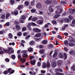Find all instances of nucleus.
I'll return each instance as SVG.
<instances>
[{
    "label": "nucleus",
    "mask_w": 75,
    "mask_h": 75,
    "mask_svg": "<svg viewBox=\"0 0 75 75\" xmlns=\"http://www.w3.org/2000/svg\"><path fill=\"white\" fill-rule=\"evenodd\" d=\"M4 51L5 53L8 54H11L14 52V50H11V47H9L8 50H4Z\"/></svg>",
    "instance_id": "nucleus-1"
},
{
    "label": "nucleus",
    "mask_w": 75,
    "mask_h": 75,
    "mask_svg": "<svg viewBox=\"0 0 75 75\" xmlns=\"http://www.w3.org/2000/svg\"><path fill=\"white\" fill-rule=\"evenodd\" d=\"M57 10L56 12L57 14H60L63 11V9L62 8V7L60 6H58L57 7Z\"/></svg>",
    "instance_id": "nucleus-2"
},
{
    "label": "nucleus",
    "mask_w": 75,
    "mask_h": 75,
    "mask_svg": "<svg viewBox=\"0 0 75 75\" xmlns=\"http://www.w3.org/2000/svg\"><path fill=\"white\" fill-rule=\"evenodd\" d=\"M56 1L55 0H46L45 1V4H46V5H49L50 4H51V3H55Z\"/></svg>",
    "instance_id": "nucleus-3"
},
{
    "label": "nucleus",
    "mask_w": 75,
    "mask_h": 75,
    "mask_svg": "<svg viewBox=\"0 0 75 75\" xmlns=\"http://www.w3.org/2000/svg\"><path fill=\"white\" fill-rule=\"evenodd\" d=\"M33 31L35 32V33H38V32H40V30L36 28H33Z\"/></svg>",
    "instance_id": "nucleus-4"
},
{
    "label": "nucleus",
    "mask_w": 75,
    "mask_h": 75,
    "mask_svg": "<svg viewBox=\"0 0 75 75\" xmlns=\"http://www.w3.org/2000/svg\"><path fill=\"white\" fill-rule=\"evenodd\" d=\"M36 23L37 24H42L43 23V20H39L36 21Z\"/></svg>",
    "instance_id": "nucleus-5"
},
{
    "label": "nucleus",
    "mask_w": 75,
    "mask_h": 75,
    "mask_svg": "<svg viewBox=\"0 0 75 75\" xmlns=\"http://www.w3.org/2000/svg\"><path fill=\"white\" fill-rule=\"evenodd\" d=\"M57 64L59 67H61L62 64V61L61 60H59L57 61Z\"/></svg>",
    "instance_id": "nucleus-6"
},
{
    "label": "nucleus",
    "mask_w": 75,
    "mask_h": 75,
    "mask_svg": "<svg viewBox=\"0 0 75 75\" xmlns=\"http://www.w3.org/2000/svg\"><path fill=\"white\" fill-rule=\"evenodd\" d=\"M52 66L53 67H55L57 66V63L54 62H53L52 63Z\"/></svg>",
    "instance_id": "nucleus-7"
},
{
    "label": "nucleus",
    "mask_w": 75,
    "mask_h": 75,
    "mask_svg": "<svg viewBox=\"0 0 75 75\" xmlns=\"http://www.w3.org/2000/svg\"><path fill=\"white\" fill-rule=\"evenodd\" d=\"M51 67V65H50V62L47 61V69H49L50 67Z\"/></svg>",
    "instance_id": "nucleus-8"
},
{
    "label": "nucleus",
    "mask_w": 75,
    "mask_h": 75,
    "mask_svg": "<svg viewBox=\"0 0 75 75\" xmlns=\"http://www.w3.org/2000/svg\"><path fill=\"white\" fill-rule=\"evenodd\" d=\"M16 29L17 31H19L20 30V26L16 25Z\"/></svg>",
    "instance_id": "nucleus-9"
},
{
    "label": "nucleus",
    "mask_w": 75,
    "mask_h": 75,
    "mask_svg": "<svg viewBox=\"0 0 75 75\" xmlns=\"http://www.w3.org/2000/svg\"><path fill=\"white\" fill-rule=\"evenodd\" d=\"M36 7L37 8H40L41 7V4L39 3H38L36 5Z\"/></svg>",
    "instance_id": "nucleus-10"
},
{
    "label": "nucleus",
    "mask_w": 75,
    "mask_h": 75,
    "mask_svg": "<svg viewBox=\"0 0 75 75\" xmlns=\"http://www.w3.org/2000/svg\"><path fill=\"white\" fill-rule=\"evenodd\" d=\"M23 8V6L22 5H20L18 6V9L19 10H20L21 9H22Z\"/></svg>",
    "instance_id": "nucleus-11"
},
{
    "label": "nucleus",
    "mask_w": 75,
    "mask_h": 75,
    "mask_svg": "<svg viewBox=\"0 0 75 75\" xmlns=\"http://www.w3.org/2000/svg\"><path fill=\"white\" fill-rule=\"evenodd\" d=\"M70 54H71V55H75V52L74 50H71L70 52H69Z\"/></svg>",
    "instance_id": "nucleus-12"
},
{
    "label": "nucleus",
    "mask_w": 75,
    "mask_h": 75,
    "mask_svg": "<svg viewBox=\"0 0 75 75\" xmlns=\"http://www.w3.org/2000/svg\"><path fill=\"white\" fill-rule=\"evenodd\" d=\"M52 6H50L49 7V11H50V12H52L54 11V10H53V9L52 8Z\"/></svg>",
    "instance_id": "nucleus-13"
},
{
    "label": "nucleus",
    "mask_w": 75,
    "mask_h": 75,
    "mask_svg": "<svg viewBox=\"0 0 75 75\" xmlns=\"http://www.w3.org/2000/svg\"><path fill=\"white\" fill-rule=\"evenodd\" d=\"M59 57L60 58H64V56H63V54H62L60 53L59 54Z\"/></svg>",
    "instance_id": "nucleus-14"
},
{
    "label": "nucleus",
    "mask_w": 75,
    "mask_h": 75,
    "mask_svg": "<svg viewBox=\"0 0 75 75\" xmlns=\"http://www.w3.org/2000/svg\"><path fill=\"white\" fill-rule=\"evenodd\" d=\"M5 18V15L4 14H1L0 15V18L1 19H4Z\"/></svg>",
    "instance_id": "nucleus-15"
},
{
    "label": "nucleus",
    "mask_w": 75,
    "mask_h": 75,
    "mask_svg": "<svg viewBox=\"0 0 75 75\" xmlns=\"http://www.w3.org/2000/svg\"><path fill=\"white\" fill-rule=\"evenodd\" d=\"M42 44H43L45 45V44H47V42H48V41H47V40H44L42 41Z\"/></svg>",
    "instance_id": "nucleus-16"
},
{
    "label": "nucleus",
    "mask_w": 75,
    "mask_h": 75,
    "mask_svg": "<svg viewBox=\"0 0 75 75\" xmlns=\"http://www.w3.org/2000/svg\"><path fill=\"white\" fill-rule=\"evenodd\" d=\"M45 52V49H43L40 50V54H42V53H44V52Z\"/></svg>",
    "instance_id": "nucleus-17"
},
{
    "label": "nucleus",
    "mask_w": 75,
    "mask_h": 75,
    "mask_svg": "<svg viewBox=\"0 0 75 75\" xmlns=\"http://www.w3.org/2000/svg\"><path fill=\"white\" fill-rule=\"evenodd\" d=\"M8 36L9 38H10L11 39L13 38V35H12V34L11 33H9L8 35Z\"/></svg>",
    "instance_id": "nucleus-18"
},
{
    "label": "nucleus",
    "mask_w": 75,
    "mask_h": 75,
    "mask_svg": "<svg viewBox=\"0 0 75 75\" xmlns=\"http://www.w3.org/2000/svg\"><path fill=\"white\" fill-rule=\"evenodd\" d=\"M31 63L33 65H35V60H34L33 61H32L31 62Z\"/></svg>",
    "instance_id": "nucleus-19"
},
{
    "label": "nucleus",
    "mask_w": 75,
    "mask_h": 75,
    "mask_svg": "<svg viewBox=\"0 0 75 75\" xmlns=\"http://www.w3.org/2000/svg\"><path fill=\"white\" fill-rule=\"evenodd\" d=\"M20 18L23 20H24V19L25 18V17L24 15H22L20 17Z\"/></svg>",
    "instance_id": "nucleus-20"
},
{
    "label": "nucleus",
    "mask_w": 75,
    "mask_h": 75,
    "mask_svg": "<svg viewBox=\"0 0 75 75\" xmlns=\"http://www.w3.org/2000/svg\"><path fill=\"white\" fill-rule=\"evenodd\" d=\"M37 19V18L33 17L32 18V21H36Z\"/></svg>",
    "instance_id": "nucleus-21"
},
{
    "label": "nucleus",
    "mask_w": 75,
    "mask_h": 75,
    "mask_svg": "<svg viewBox=\"0 0 75 75\" xmlns=\"http://www.w3.org/2000/svg\"><path fill=\"white\" fill-rule=\"evenodd\" d=\"M42 67L43 68H45L47 67V64L46 63H44L43 64Z\"/></svg>",
    "instance_id": "nucleus-22"
},
{
    "label": "nucleus",
    "mask_w": 75,
    "mask_h": 75,
    "mask_svg": "<svg viewBox=\"0 0 75 75\" xmlns=\"http://www.w3.org/2000/svg\"><path fill=\"white\" fill-rule=\"evenodd\" d=\"M40 36H41V33H37L35 35V37H40Z\"/></svg>",
    "instance_id": "nucleus-23"
},
{
    "label": "nucleus",
    "mask_w": 75,
    "mask_h": 75,
    "mask_svg": "<svg viewBox=\"0 0 75 75\" xmlns=\"http://www.w3.org/2000/svg\"><path fill=\"white\" fill-rule=\"evenodd\" d=\"M17 35L18 36H19V37L21 36V35H22V33H21V32H19L17 34Z\"/></svg>",
    "instance_id": "nucleus-24"
},
{
    "label": "nucleus",
    "mask_w": 75,
    "mask_h": 75,
    "mask_svg": "<svg viewBox=\"0 0 75 75\" xmlns=\"http://www.w3.org/2000/svg\"><path fill=\"white\" fill-rule=\"evenodd\" d=\"M10 16V13H8L6 14V18H8Z\"/></svg>",
    "instance_id": "nucleus-25"
},
{
    "label": "nucleus",
    "mask_w": 75,
    "mask_h": 75,
    "mask_svg": "<svg viewBox=\"0 0 75 75\" xmlns=\"http://www.w3.org/2000/svg\"><path fill=\"white\" fill-rule=\"evenodd\" d=\"M30 44L31 45H33L34 44V41H31L30 42Z\"/></svg>",
    "instance_id": "nucleus-26"
},
{
    "label": "nucleus",
    "mask_w": 75,
    "mask_h": 75,
    "mask_svg": "<svg viewBox=\"0 0 75 75\" xmlns=\"http://www.w3.org/2000/svg\"><path fill=\"white\" fill-rule=\"evenodd\" d=\"M22 31H26V30H27V28L25 27H23L22 28Z\"/></svg>",
    "instance_id": "nucleus-27"
},
{
    "label": "nucleus",
    "mask_w": 75,
    "mask_h": 75,
    "mask_svg": "<svg viewBox=\"0 0 75 75\" xmlns=\"http://www.w3.org/2000/svg\"><path fill=\"white\" fill-rule=\"evenodd\" d=\"M31 11L32 13H35L36 12V10L34 8H33L31 10Z\"/></svg>",
    "instance_id": "nucleus-28"
},
{
    "label": "nucleus",
    "mask_w": 75,
    "mask_h": 75,
    "mask_svg": "<svg viewBox=\"0 0 75 75\" xmlns=\"http://www.w3.org/2000/svg\"><path fill=\"white\" fill-rule=\"evenodd\" d=\"M10 2L11 4H13L14 3V0H10Z\"/></svg>",
    "instance_id": "nucleus-29"
},
{
    "label": "nucleus",
    "mask_w": 75,
    "mask_h": 75,
    "mask_svg": "<svg viewBox=\"0 0 75 75\" xmlns=\"http://www.w3.org/2000/svg\"><path fill=\"white\" fill-rule=\"evenodd\" d=\"M60 16V15L58 14L55 15L54 16V18H57L58 17H59Z\"/></svg>",
    "instance_id": "nucleus-30"
},
{
    "label": "nucleus",
    "mask_w": 75,
    "mask_h": 75,
    "mask_svg": "<svg viewBox=\"0 0 75 75\" xmlns=\"http://www.w3.org/2000/svg\"><path fill=\"white\" fill-rule=\"evenodd\" d=\"M11 58H12V59H14L16 58V56H15V55L13 54L11 55Z\"/></svg>",
    "instance_id": "nucleus-31"
},
{
    "label": "nucleus",
    "mask_w": 75,
    "mask_h": 75,
    "mask_svg": "<svg viewBox=\"0 0 75 75\" xmlns=\"http://www.w3.org/2000/svg\"><path fill=\"white\" fill-rule=\"evenodd\" d=\"M52 23L53 25H56L57 24V21H52Z\"/></svg>",
    "instance_id": "nucleus-32"
},
{
    "label": "nucleus",
    "mask_w": 75,
    "mask_h": 75,
    "mask_svg": "<svg viewBox=\"0 0 75 75\" xmlns=\"http://www.w3.org/2000/svg\"><path fill=\"white\" fill-rule=\"evenodd\" d=\"M71 70H72L73 71H75V66L73 65L71 67Z\"/></svg>",
    "instance_id": "nucleus-33"
},
{
    "label": "nucleus",
    "mask_w": 75,
    "mask_h": 75,
    "mask_svg": "<svg viewBox=\"0 0 75 75\" xmlns=\"http://www.w3.org/2000/svg\"><path fill=\"white\" fill-rule=\"evenodd\" d=\"M14 14L15 16H17V15L18 14V11L17 10L15 11L14 12Z\"/></svg>",
    "instance_id": "nucleus-34"
},
{
    "label": "nucleus",
    "mask_w": 75,
    "mask_h": 75,
    "mask_svg": "<svg viewBox=\"0 0 75 75\" xmlns=\"http://www.w3.org/2000/svg\"><path fill=\"white\" fill-rule=\"evenodd\" d=\"M57 54H58V53L57 52H55L54 54H53V57L54 58H55L57 56Z\"/></svg>",
    "instance_id": "nucleus-35"
},
{
    "label": "nucleus",
    "mask_w": 75,
    "mask_h": 75,
    "mask_svg": "<svg viewBox=\"0 0 75 75\" xmlns=\"http://www.w3.org/2000/svg\"><path fill=\"white\" fill-rule=\"evenodd\" d=\"M33 48H29L28 50V51H29V52H31V51H33Z\"/></svg>",
    "instance_id": "nucleus-36"
},
{
    "label": "nucleus",
    "mask_w": 75,
    "mask_h": 75,
    "mask_svg": "<svg viewBox=\"0 0 75 75\" xmlns=\"http://www.w3.org/2000/svg\"><path fill=\"white\" fill-rule=\"evenodd\" d=\"M64 44L66 45H67L68 44V41L67 40H66L64 41Z\"/></svg>",
    "instance_id": "nucleus-37"
},
{
    "label": "nucleus",
    "mask_w": 75,
    "mask_h": 75,
    "mask_svg": "<svg viewBox=\"0 0 75 75\" xmlns=\"http://www.w3.org/2000/svg\"><path fill=\"white\" fill-rule=\"evenodd\" d=\"M69 46L72 47V46H74V43L72 42H70L69 43Z\"/></svg>",
    "instance_id": "nucleus-38"
},
{
    "label": "nucleus",
    "mask_w": 75,
    "mask_h": 75,
    "mask_svg": "<svg viewBox=\"0 0 75 75\" xmlns=\"http://www.w3.org/2000/svg\"><path fill=\"white\" fill-rule=\"evenodd\" d=\"M57 71H58L59 72H62V69L61 68H58L57 69Z\"/></svg>",
    "instance_id": "nucleus-39"
},
{
    "label": "nucleus",
    "mask_w": 75,
    "mask_h": 75,
    "mask_svg": "<svg viewBox=\"0 0 75 75\" xmlns=\"http://www.w3.org/2000/svg\"><path fill=\"white\" fill-rule=\"evenodd\" d=\"M48 47L50 48H53V45L52 44H50L48 45Z\"/></svg>",
    "instance_id": "nucleus-40"
},
{
    "label": "nucleus",
    "mask_w": 75,
    "mask_h": 75,
    "mask_svg": "<svg viewBox=\"0 0 75 75\" xmlns=\"http://www.w3.org/2000/svg\"><path fill=\"white\" fill-rule=\"evenodd\" d=\"M64 59H66L67 58V54L65 53H64Z\"/></svg>",
    "instance_id": "nucleus-41"
},
{
    "label": "nucleus",
    "mask_w": 75,
    "mask_h": 75,
    "mask_svg": "<svg viewBox=\"0 0 75 75\" xmlns=\"http://www.w3.org/2000/svg\"><path fill=\"white\" fill-rule=\"evenodd\" d=\"M20 22L21 23H24V20L23 19H22L20 18Z\"/></svg>",
    "instance_id": "nucleus-42"
},
{
    "label": "nucleus",
    "mask_w": 75,
    "mask_h": 75,
    "mask_svg": "<svg viewBox=\"0 0 75 75\" xmlns=\"http://www.w3.org/2000/svg\"><path fill=\"white\" fill-rule=\"evenodd\" d=\"M25 6H28L29 5V2L28 1H26L25 2Z\"/></svg>",
    "instance_id": "nucleus-43"
},
{
    "label": "nucleus",
    "mask_w": 75,
    "mask_h": 75,
    "mask_svg": "<svg viewBox=\"0 0 75 75\" xmlns=\"http://www.w3.org/2000/svg\"><path fill=\"white\" fill-rule=\"evenodd\" d=\"M3 33H5V31L4 30H2L0 31V34H3Z\"/></svg>",
    "instance_id": "nucleus-44"
},
{
    "label": "nucleus",
    "mask_w": 75,
    "mask_h": 75,
    "mask_svg": "<svg viewBox=\"0 0 75 75\" xmlns=\"http://www.w3.org/2000/svg\"><path fill=\"white\" fill-rule=\"evenodd\" d=\"M21 61L23 62L22 63V64H23V63L25 61V59L24 58H23L21 59Z\"/></svg>",
    "instance_id": "nucleus-45"
},
{
    "label": "nucleus",
    "mask_w": 75,
    "mask_h": 75,
    "mask_svg": "<svg viewBox=\"0 0 75 75\" xmlns=\"http://www.w3.org/2000/svg\"><path fill=\"white\" fill-rule=\"evenodd\" d=\"M72 11L73 12H71L70 13V14H74V13L75 12V9H73Z\"/></svg>",
    "instance_id": "nucleus-46"
},
{
    "label": "nucleus",
    "mask_w": 75,
    "mask_h": 75,
    "mask_svg": "<svg viewBox=\"0 0 75 75\" xmlns=\"http://www.w3.org/2000/svg\"><path fill=\"white\" fill-rule=\"evenodd\" d=\"M15 45V43H14V42H12V43H9V45Z\"/></svg>",
    "instance_id": "nucleus-47"
},
{
    "label": "nucleus",
    "mask_w": 75,
    "mask_h": 75,
    "mask_svg": "<svg viewBox=\"0 0 75 75\" xmlns=\"http://www.w3.org/2000/svg\"><path fill=\"white\" fill-rule=\"evenodd\" d=\"M27 52H28V51L27 50H23L22 51V53H23L24 54L27 53Z\"/></svg>",
    "instance_id": "nucleus-48"
},
{
    "label": "nucleus",
    "mask_w": 75,
    "mask_h": 75,
    "mask_svg": "<svg viewBox=\"0 0 75 75\" xmlns=\"http://www.w3.org/2000/svg\"><path fill=\"white\" fill-rule=\"evenodd\" d=\"M27 56H28V54H23L22 55V57H27Z\"/></svg>",
    "instance_id": "nucleus-49"
},
{
    "label": "nucleus",
    "mask_w": 75,
    "mask_h": 75,
    "mask_svg": "<svg viewBox=\"0 0 75 75\" xmlns=\"http://www.w3.org/2000/svg\"><path fill=\"white\" fill-rule=\"evenodd\" d=\"M56 74L57 75H62V73L59 72H57Z\"/></svg>",
    "instance_id": "nucleus-50"
},
{
    "label": "nucleus",
    "mask_w": 75,
    "mask_h": 75,
    "mask_svg": "<svg viewBox=\"0 0 75 75\" xmlns=\"http://www.w3.org/2000/svg\"><path fill=\"white\" fill-rule=\"evenodd\" d=\"M32 17H33V16H31L28 18V21H31V20H32V19L33 18H32Z\"/></svg>",
    "instance_id": "nucleus-51"
},
{
    "label": "nucleus",
    "mask_w": 75,
    "mask_h": 75,
    "mask_svg": "<svg viewBox=\"0 0 75 75\" xmlns=\"http://www.w3.org/2000/svg\"><path fill=\"white\" fill-rule=\"evenodd\" d=\"M15 24L16 25H17L18 24H19V22H18L17 21H15Z\"/></svg>",
    "instance_id": "nucleus-52"
},
{
    "label": "nucleus",
    "mask_w": 75,
    "mask_h": 75,
    "mask_svg": "<svg viewBox=\"0 0 75 75\" xmlns=\"http://www.w3.org/2000/svg\"><path fill=\"white\" fill-rule=\"evenodd\" d=\"M41 73H42V74H45V72H46L45 70H42L40 71Z\"/></svg>",
    "instance_id": "nucleus-53"
},
{
    "label": "nucleus",
    "mask_w": 75,
    "mask_h": 75,
    "mask_svg": "<svg viewBox=\"0 0 75 75\" xmlns=\"http://www.w3.org/2000/svg\"><path fill=\"white\" fill-rule=\"evenodd\" d=\"M6 26H9L10 25V23L9 22H7L5 24Z\"/></svg>",
    "instance_id": "nucleus-54"
},
{
    "label": "nucleus",
    "mask_w": 75,
    "mask_h": 75,
    "mask_svg": "<svg viewBox=\"0 0 75 75\" xmlns=\"http://www.w3.org/2000/svg\"><path fill=\"white\" fill-rule=\"evenodd\" d=\"M69 17L70 19V20H72V18H73V17L72 16H71V15H69Z\"/></svg>",
    "instance_id": "nucleus-55"
},
{
    "label": "nucleus",
    "mask_w": 75,
    "mask_h": 75,
    "mask_svg": "<svg viewBox=\"0 0 75 75\" xmlns=\"http://www.w3.org/2000/svg\"><path fill=\"white\" fill-rule=\"evenodd\" d=\"M61 4H67L66 2L63 1H61Z\"/></svg>",
    "instance_id": "nucleus-56"
},
{
    "label": "nucleus",
    "mask_w": 75,
    "mask_h": 75,
    "mask_svg": "<svg viewBox=\"0 0 75 75\" xmlns=\"http://www.w3.org/2000/svg\"><path fill=\"white\" fill-rule=\"evenodd\" d=\"M5 60L6 62H9L10 61L9 59L7 58L5 59Z\"/></svg>",
    "instance_id": "nucleus-57"
},
{
    "label": "nucleus",
    "mask_w": 75,
    "mask_h": 75,
    "mask_svg": "<svg viewBox=\"0 0 75 75\" xmlns=\"http://www.w3.org/2000/svg\"><path fill=\"white\" fill-rule=\"evenodd\" d=\"M31 6H34V1H33L31 2Z\"/></svg>",
    "instance_id": "nucleus-58"
},
{
    "label": "nucleus",
    "mask_w": 75,
    "mask_h": 75,
    "mask_svg": "<svg viewBox=\"0 0 75 75\" xmlns=\"http://www.w3.org/2000/svg\"><path fill=\"white\" fill-rule=\"evenodd\" d=\"M12 70V69L11 68H9L8 69V72H10Z\"/></svg>",
    "instance_id": "nucleus-59"
},
{
    "label": "nucleus",
    "mask_w": 75,
    "mask_h": 75,
    "mask_svg": "<svg viewBox=\"0 0 75 75\" xmlns=\"http://www.w3.org/2000/svg\"><path fill=\"white\" fill-rule=\"evenodd\" d=\"M64 21H65V19H62L60 21V22L61 23H63V22H64Z\"/></svg>",
    "instance_id": "nucleus-60"
},
{
    "label": "nucleus",
    "mask_w": 75,
    "mask_h": 75,
    "mask_svg": "<svg viewBox=\"0 0 75 75\" xmlns=\"http://www.w3.org/2000/svg\"><path fill=\"white\" fill-rule=\"evenodd\" d=\"M30 35H28L25 38V39H26V40H27L28 38H30Z\"/></svg>",
    "instance_id": "nucleus-61"
},
{
    "label": "nucleus",
    "mask_w": 75,
    "mask_h": 75,
    "mask_svg": "<svg viewBox=\"0 0 75 75\" xmlns=\"http://www.w3.org/2000/svg\"><path fill=\"white\" fill-rule=\"evenodd\" d=\"M8 71H4V74H8Z\"/></svg>",
    "instance_id": "nucleus-62"
},
{
    "label": "nucleus",
    "mask_w": 75,
    "mask_h": 75,
    "mask_svg": "<svg viewBox=\"0 0 75 75\" xmlns=\"http://www.w3.org/2000/svg\"><path fill=\"white\" fill-rule=\"evenodd\" d=\"M41 65L40 62H38V66H40Z\"/></svg>",
    "instance_id": "nucleus-63"
},
{
    "label": "nucleus",
    "mask_w": 75,
    "mask_h": 75,
    "mask_svg": "<svg viewBox=\"0 0 75 75\" xmlns=\"http://www.w3.org/2000/svg\"><path fill=\"white\" fill-rule=\"evenodd\" d=\"M72 23L73 24H75V20H74L72 21Z\"/></svg>",
    "instance_id": "nucleus-64"
}]
</instances>
